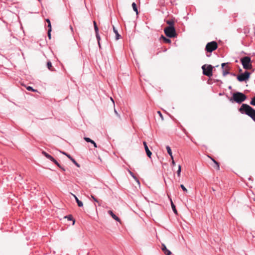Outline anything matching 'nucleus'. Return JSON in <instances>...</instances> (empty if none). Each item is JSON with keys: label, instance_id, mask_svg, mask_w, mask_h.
Listing matches in <instances>:
<instances>
[{"label": "nucleus", "instance_id": "7", "mask_svg": "<svg viewBox=\"0 0 255 255\" xmlns=\"http://www.w3.org/2000/svg\"><path fill=\"white\" fill-rule=\"evenodd\" d=\"M250 75V72L245 71L244 74L238 75L237 77V79L240 82L246 81L249 78Z\"/></svg>", "mask_w": 255, "mask_h": 255}, {"label": "nucleus", "instance_id": "18", "mask_svg": "<svg viewBox=\"0 0 255 255\" xmlns=\"http://www.w3.org/2000/svg\"><path fill=\"white\" fill-rule=\"evenodd\" d=\"M170 201H171V207H172V209L174 213L176 214H177L178 213H177V211L176 209V207H175V205L173 204V203L171 199H170Z\"/></svg>", "mask_w": 255, "mask_h": 255}, {"label": "nucleus", "instance_id": "11", "mask_svg": "<svg viewBox=\"0 0 255 255\" xmlns=\"http://www.w3.org/2000/svg\"><path fill=\"white\" fill-rule=\"evenodd\" d=\"M108 213L112 217V218L114 220H115L121 223L120 219L119 217H118L116 215H115L112 211H111V210L109 211H108Z\"/></svg>", "mask_w": 255, "mask_h": 255}, {"label": "nucleus", "instance_id": "3", "mask_svg": "<svg viewBox=\"0 0 255 255\" xmlns=\"http://www.w3.org/2000/svg\"><path fill=\"white\" fill-rule=\"evenodd\" d=\"M165 35L170 38L176 37L177 33L174 26H167L164 29Z\"/></svg>", "mask_w": 255, "mask_h": 255}, {"label": "nucleus", "instance_id": "5", "mask_svg": "<svg viewBox=\"0 0 255 255\" xmlns=\"http://www.w3.org/2000/svg\"><path fill=\"white\" fill-rule=\"evenodd\" d=\"M203 73L208 77L212 76L213 66L211 65H204L202 67Z\"/></svg>", "mask_w": 255, "mask_h": 255}, {"label": "nucleus", "instance_id": "17", "mask_svg": "<svg viewBox=\"0 0 255 255\" xmlns=\"http://www.w3.org/2000/svg\"><path fill=\"white\" fill-rule=\"evenodd\" d=\"M161 39H163V40L164 41V42L165 43H170L171 41L170 39L169 38H166L165 36H164L163 35H162L161 36Z\"/></svg>", "mask_w": 255, "mask_h": 255}, {"label": "nucleus", "instance_id": "29", "mask_svg": "<svg viewBox=\"0 0 255 255\" xmlns=\"http://www.w3.org/2000/svg\"><path fill=\"white\" fill-rule=\"evenodd\" d=\"M52 161H53L59 168H61V165L58 163V162L54 158V160H52Z\"/></svg>", "mask_w": 255, "mask_h": 255}, {"label": "nucleus", "instance_id": "9", "mask_svg": "<svg viewBox=\"0 0 255 255\" xmlns=\"http://www.w3.org/2000/svg\"><path fill=\"white\" fill-rule=\"evenodd\" d=\"M143 145H144V148H145V150L146 151L147 155L149 158H151V156L152 155V153L149 150V148H148V146L147 145L146 142L145 141H143Z\"/></svg>", "mask_w": 255, "mask_h": 255}, {"label": "nucleus", "instance_id": "43", "mask_svg": "<svg viewBox=\"0 0 255 255\" xmlns=\"http://www.w3.org/2000/svg\"><path fill=\"white\" fill-rule=\"evenodd\" d=\"M111 99L112 100V101L114 102V100L113 99H112V98H111Z\"/></svg>", "mask_w": 255, "mask_h": 255}, {"label": "nucleus", "instance_id": "31", "mask_svg": "<svg viewBox=\"0 0 255 255\" xmlns=\"http://www.w3.org/2000/svg\"><path fill=\"white\" fill-rule=\"evenodd\" d=\"M26 89L28 91H33V92H35L36 90H34L30 86H28L26 87Z\"/></svg>", "mask_w": 255, "mask_h": 255}, {"label": "nucleus", "instance_id": "10", "mask_svg": "<svg viewBox=\"0 0 255 255\" xmlns=\"http://www.w3.org/2000/svg\"><path fill=\"white\" fill-rule=\"evenodd\" d=\"M63 154H65V155L67 156V157L69 158L70 159V160H71L72 161L73 163H74L75 164V165H76V166H77V167H80V165L76 161V160L73 158L69 154H68L67 153H65V152H62Z\"/></svg>", "mask_w": 255, "mask_h": 255}, {"label": "nucleus", "instance_id": "6", "mask_svg": "<svg viewBox=\"0 0 255 255\" xmlns=\"http://www.w3.org/2000/svg\"><path fill=\"white\" fill-rule=\"evenodd\" d=\"M217 47V43L216 41H212L207 44L205 49L207 52H211L216 50Z\"/></svg>", "mask_w": 255, "mask_h": 255}, {"label": "nucleus", "instance_id": "19", "mask_svg": "<svg viewBox=\"0 0 255 255\" xmlns=\"http://www.w3.org/2000/svg\"><path fill=\"white\" fill-rule=\"evenodd\" d=\"M113 28L114 32L116 34V40H118L120 38V35L119 34L118 31L116 29L114 26H113Z\"/></svg>", "mask_w": 255, "mask_h": 255}, {"label": "nucleus", "instance_id": "25", "mask_svg": "<svg viewBox=\"0 0 255 255\" xmlns=\"http://www.w3.org/2000/svg\"><path fill=\"white\" fill-rule=\"evenodd\" d=\"M94 29L95 30L96 33H97L98 32V27L97 25L96 22L95 21H94Z\"/></svg>", "mask_w": 255, "mask_h": 255}, {"label": "nucleus", "instance_id": "13", "mask_svg": "<svg viewBox=\"0 0 255 255\" xmlns=\"http://www.w3.org/2000/svg\"><path fill=\"white\" fill-rule=\"evenodd\" d=\"M42 153L43 155H44L46 158H47L48 159L51 160V161L52 160H54V158L51 156L50 155H49V154H48L47 153H46L45 151H43L42 152Z\"/></svg>", "mask_w": 255, "mask_h": 255}, {"label": "nucleus", "instance_id": "30", "mask_svg": "<svg viewBox=\"0 0 255 255\" xmlns=\"http://www.w3.org/2000/svg\"><path fill=\"white\" fill-rule=\"evenodd\" d=\"M96 37H97V38L98 39V41L99 45L100 46V35H99V34L98 33V32H97V33H96Z\"/></svg>", "mask_w": 255, "mask_h": 255}, {"label": "nucleus", "instance_id": "24", "mask_svg": "<svg viewBox=\"0 0 255 255\" xmlns=\"http://www.w3.org/2000/svg\"><path fill=\"white\" fill-rule=\"evenodd\" d=\"M181 171V165H178V169L177 171V174L178 177L180 176Z\"/></svg>", "mask_w": 255, "mask_h": 255}, {"label": "nucleus", "instance_id": "15", "mask_svg": "<svg viewBox=\"0 0 255 255\" xmlns=\"http://www.w3.org/2000/svg\"><path fill=\"white\" fill-rule=\"evenodd\" d=\"M47 67L48 68V69L51 71H55V69L53 67L52 65V63L50 61H48L47 62Z\"/></svg>", "mask_w": 255, "mask_h": 255}, {"label": "nucleus", "instance_id": "35", "mask_svg": "<svg viewBox=\"0 0 255 255\" xmlns=\"http://www.w3.org/2000/svg\"><path fill=\"white\" fill-rule=\"evenodd\" d=\"M180 187L184 191H185V192L188 191L187 189L185 187V186L183 184H181L180 185Z\"/></svg>", "mask_w": 255, "mask_h": 255}, {"label": "nucleus", "instance_id": "23", "mask_svg": "<svg viewBox=\"0 0 255 255\" xmlns=\"http://www.w3.org/2000/svg\"><path fill=\"white\" fill-rule=\"evenodd\" d=\"M167 24H168L169 26H173L174 21L173 20H168L166 21Z\"/></svg>", "mask_w": 255, "mask_h": 255}, {"label": "nucleus", "instance_id": "8", "mask_svg": "<svg viewBox=\"0 0 255 255\" xmlns=\"http://www.w3.org/2000/svg\"><path fill=\"white\" fill-rule=\"evenodd\" d=\"M221 65L223 69V75L225 76L229 74L230 68L228 65H226V63H222Z\"/></svg>", "mask_w": 255, "mask_h": 255}, {"label": "nucleus", "instance_id": "27", "mask_svg": "<svg viewBox=\"0 0 255 255\" xmlns=\"http://www.w3.org/2000/svg\"><path fill=\"white\" fill-rule=\"evenodd\" d=\"M163 252L166 255H171V252L168 249H166Z\"/></svg>", "mask_w": 255, "mask_h": 255}, {"label": "nucleus", "instance_id": "28", "mask_svg": "<svg viewBox=\"0 0 255 255\" xmlns=\"http://www.w3.org/2000/svg\"><path fill=\"white\" fill-rule=\"evenodd\" d=\"M250 104L253 106H255V96L252 98Z\"/></svg>", "mask_w": 255, "mask_h": 255}, {"label": "nucleus", "instance_id": "1", "mask_svg": "<svg viewBox=\"0 0 255 255\" xmlns=\"http://www.w3.org/2000/svg\"><path fill=\"white\" fill-rule=\"evenodd\" d=\"M242 114H246L255 122V110L246 104H243L239 109Z\"/></svg>", "mask_w": 255, "mask_h": 255}, {"label": "nucleus", "instance_id": "26", "mask_svg": "<svg viewBox=\"0 0 255 255\" xmlns=\"http://www.w3.org/2000/svg\"><path fill=\"white\" fill-rule=\"evenodd\" d=\"M46 22L48 23V29H52L51 28V22H50V21L49 19H46Z\"/></svg>", "mask_w": 255, "mask_h": 255}, {"label": "nucleus", "instance_id": "21", "mask_svg": "<svg viewBox=\"0 0 255 255\" xmlns=\"http://www.w3.org/2000/svg\"><path fill=\"white\" fill-rule=\"evenodd\" d=\"M65 218H67L68 220H72L73 221V225H74L75 223V220L73 219V217L72 215H69L68 216H65Z\"/></svg>", "mask_w": 255, "mask_h": 255}, {"label": "nucleus", "instance_id": "37", "mask_svg": "<svg viewBox=\"0 0 255 255\" xmlns=\"http://www.w3.org/2000/svg\"><path fill=\"white\" fill-rule=\"evenodd\" d=\"M91 198L97 203H99V201L93 195H91Z\"/></svg>", "mask_w": 255, "mask_h": 255}, {"label": "nucleus", "instance_id": "20", "mask_svg": "<svg viewBox=\"0 0 255 255\" xmlns=\"http://www.w3.org/2000/svg\"><path fill=\"white\" fill-rule=\"evenodd\" d=\"M166 149H167L168 153L171 156V158L172 159V160H173V156L172 154V151H171V149L170 147L169 146H167Z\"/></svg>", "mask_w": 255, "mask_h": 255}, {"label": "nucleus", "instance_id": "2", "mask_svg": "<svg viewBox=\"0 0 255 255\" xmlns=\"http://www.w3.org/2000/svg\"><path fill=\"white\" fill-rule=\"evenodd\" d=\"M247 99L246 96L242 93L236 92L233 94L232 98L230 99L232 101L234 100L235 102L238 103H241L244 102Z\"/></svg>", "mask_w": 255, "mask_h": 255}, {"label": "nucleus", "instance_id": "12", "mask_svg": "<svg viewBox=\"0 0 255 255\" xmlns=\"http://www.w3.org/2000/svg\"><path fill=\"white\" fill-rule=\"evenodd\" d=\"M73 196L74 197L75 200L78 204V206L80 207H82L83 206L82 202L80 201L75 195L73 194Z\"/></svg>", "mask_w": 255, "mask_h": 255}, {"label": "nucleus", "instance_id": "36", "mask_svg": "<svg viewBox=\"0 0 255 255\" xmlns=\"http://www.w3.org/2000/svg\"><path fill=\"white\" fill-rule=\"evenodd\" d=\"M52 29H48V36L49 39H51V31Z\"/></svg>", "mask_w": 255, "mask_h": 255}, {"label": "nucleus", "instance_id": "38", "mask_svg": "<svg viewBox=\"0 0 255 255\" xmlns=\"http://www.w3.org/2000/svg\"><path fill=\"white\" fill-rule=\"evenodd\" d=\"M91 143H92L94 145L95 147H97L96 143L93 140H92V142H91Z\"/></svg>", "mask_w": 255, "mask_h": 255}, {"label": "nucleus", "instance_id": "42", "mask_svg": "<svg viewBox=\"0 0 255 255\" xmlns=\"http://www.w3.org/2000/svg\"><path fill=\"white\" fill-rule=\"evenodd\" d=\"M63 171H65V169L61 166V168H60Z\"/></svg>", "mask_w": 255, "mask_h": 255}, {"label": "nucleus", "instance_id": "44", "mask_svg": "<svg viewBox=\"0 0 255 255\" xmlns=\"http://www.w3.org/2000/svg\"><path fill=\"white\" fill-rule=\"evenodd\" d=\"M39 1H40V0H38Z\"/></svg>", "mask_w": 255, "mask_h": 255}, {"label": "nucleus", "instance_id": "39", "mask_svg": "<svg viewBox=\"0 0 255 255\" xmlns=\"http://www.w3.org/2000/svg\"><path fill=\"white\" fill-rule=\"evenodd\" d=\"M115 111V114L117 115V116H118L119 118H120V115L118 113V112H117V111H116L115 109V111Z\"/></svg>", "mask_w": 255, "mask_h": 255}, {"label": "nucleus", "instance_id": "34", "mask_svg": "<svg viewBox=\"0 0 255 255\" xmlns=\"http://www.w3.org/2000/svg\"><path fill=\"white\" fill-rule=\"evenodd\" d=\"M84 139L85 140H86L88 142H92V140L91 139H90L89 137H85L84 138Z\"/></svg>", "mask_w": 255, "mask_h": 255}, {"label": "nucleus", "instance_id": "22", "mask_svg": "<svg viewBox=\"0 0 255 255\" xmlns=\"http://www.w3.org/2000/svg\"><path fill=\"white\" fill-rule=\"evenodd\" d=\"M132 7L134 11H135L136 14H138L137 8L136 4H135V2H133L132 3Z\"/></svg>", "mask_w": 255, "mask_h": 255}, {"label": "nucleus", "instance_id": "16", "mask_svg": "<svg viewBox=\"0 0 255 255\" xmlns=\"http://www.w3.org/2000/svg\"><path fill=\"white\" fill-rule=\"evenodd\" d=\"M129 173L131 175V176L133 178V179L136 181L139 186L140 187V182L138 179L134 176L133 173L131 172L130 170H128Z\"/></svg>", "mask_w": 255, "mask_h": 255}, {"label": "nucleus", "instance_id": "41", "mask_svg": "<svg viewBox=\"0 0 255 255\" xmlns=\"http://www.w3.org/2000/svg\"><path fill=\"white\" fill-rule=\"evenodd\" d=\"M172 164L173 165H175V161H174V159H173V160H172Z\"/></svg>", "mask_w": 255, "mask_h": 255}, {"label": "nucleus", "instance_id": "4", "mask_svg": "<svg viewBox=\"0 0 255 255\" xmlns=\"http://www.w3.org/2000/svg\"><path fill=\"white\" fill-rule=\"evenodd\" d=\"M241 61L244 69L249 70L252 68L251 59L250 57L248 56L244 57L241 59Z\"/></svg>", "mask_w": 255, "mask_h": 255}, {"label": "nucleus", "instance_id": "32", "mask_svg": "<svg viewBox=\"0 0 255 255\" xmlns=\"http://www.w3.org/2000/svg\"><path fill=\"white\" fill-rule=\"evenodd\" d=\"M166 249H167L166 248V246H165L164 244H162L161 245V250H162V251L163 252H164V251H165Z\"/></svg>", "mask_w": 255, "mask_h": 255}, {"label": "nucleus", "instance_id": "33", "mask_svg": "<svg viewBox=\"0 0 255 255\" xmlns=\"http://www.w3.org/2000/svg\"><path fill=\"white\" fill-rule=\"evenodd\" d=\"M166 249H167L166 248V246H165L164 244H162L161 245V250H162V251L163 252H164V251H165Z\"/></svg>", "mask_w": 255, "mask_h": 255}, {"label": "nucleus", "instance_id": "40", "mask_svg": "<svg viewBox=\"0 0 255 255\" xmlns=\"http://www.w3.org/2000/svg\"><path fill=\"white\" fill-rule=\"evenodd\" d=\"M157 113L159 115V116H160V117L161 118H163V117H162V115L161 113V112L160 111H158L157 112Z\"/></svg>", "mask_w": 255, "mask_h": 255}, {"label": "nucleus", "instance_id": "14", "mask_svg": "<svg viewBox=\"0 0 255 255\" xmlns=\"http://www.w3.org/2000/svg\"><path fill=\"white\" fill-rule=\"evenodd\" d=\"M210 158L215 164V165L214 166V168H216L217 170H219L220 169L219 163L217 161H216L214 159H213V158H212L211 157H210Z\"/></svg>", "mask_w": 255, "mask_h": 255}]
</instances>
